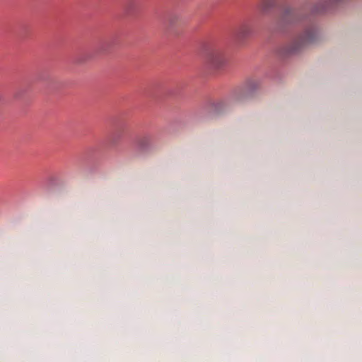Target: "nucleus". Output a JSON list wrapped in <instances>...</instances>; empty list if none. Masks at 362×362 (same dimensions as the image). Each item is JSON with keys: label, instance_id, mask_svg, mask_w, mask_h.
<instances>
[{"label": "nucleus", "instance_id": "1", "mask_svg": "<svg viewBox=\"0 0 362 362\" xmlns=\"http://www.w3.org/2000/svg\"><path fill=\"white\" fill-rule=\"evenodd\" d=\"M315 38V32L313 28L306 30L303 33L296 36L286 47V52L295 54L304 47L313 42Z\"/></svg>", "mask_w": 362, "mask_h": 362}, {"label": "nucleus", "instance_id": "2", "mask_svg": "<svg viewBox=\"0 0 362 362\" xmlns=\"http://www.w3.org/2000/svg\"><path fill=\"white\" fill-rule=\"evenodd\" d=\"M205 61L207 65L217 69L223 66L226 62L223 50L218 47H213L206 51Z\"/></svg>", "mask_w": 362, "mask_h": 362}, {"label": "nucleus", "instance_id": "3", "mask_svg": "<svg viewBox=\"0 0 362 362\" xmlns=\"http://www.w3.org/2000/svg\"><path fill=\"white\" fill-rule=\"evenodd\" d=\"M252 33V28L250 23H243L240 24L233 31V35L238 39L242 40L248 37Z\"/></svg>", "mask_w": 362, "mask_h": 362}, {"label": "nucleus", "instance_id": "4", "mask_svg": "<svg viewBox=\"0 0 362 362\" xmlns=\"http://www.w3.org/2000/svg\"><path fill=\"white\" fill-rule=\"evenodd\" d=\"M296 18V12L291 9L288 8L285 10L284 15H283V21L286 23H293L295 21Z\"/></svg>", "mask_w": 362, "mask_h": 362}, {"label": "nucleus", "instance_id": "5", "mask_svg": "<svg viewBox=\"0 0 362 362\" xmlns=\"http://www.w3.org/2000/svg\"><path fill=\"white\" fill-rule=\"evenodd\" d=\"M276 0H262L259 4V8L263 12L268 11L270 8L275 6Z\"/></svg>", "mask_w": 362, "mask_h": 362}, {"label": "nucleus", "instance_id": "6", "mask_svg": "<svg viewBox=\"0 0 362 362\" xmlns=\"http://www.w3.org/2000/svg\"><path fill=\"white\" fill-rule=\"evenodd\" d=\"M150 142V138L148 137V136H144L143 138H141L139 141V144L142 146V147H145L148 143Z\"/></svg>", "mask_w": 362, "mask_h": 362}]
</instances>
